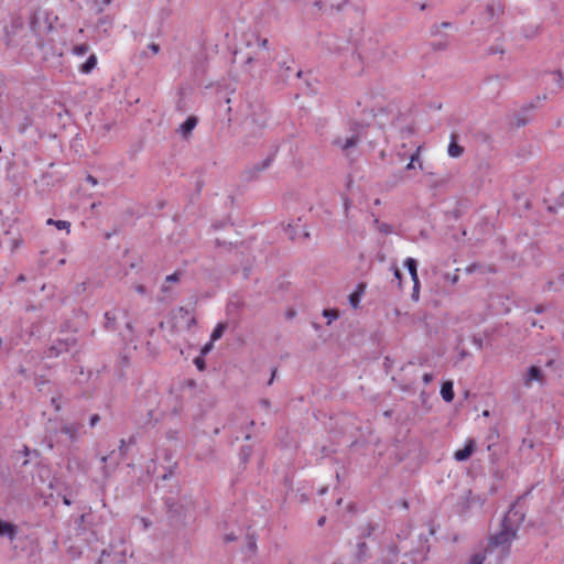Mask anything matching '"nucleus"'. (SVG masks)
<instances>
[{"mask_svg":"<svg viewBox=\"0 0 564 564\" xmlns=\"http://www.w3.org/2000/svg\"><path fill=\"white\" fill-rule=\"evenodd\" d=\"M242 129L245 132V144L252 143V139L261 135L262 130L268 126L269 113L261 100H248L242 107Z\"/></svg>","mask_w":564,"mask_h":564,"instance_id":"obj_1","label":"nucleus"},{"mask_svg":"<svg viewBox=\"0 0 564 564\" xmlns=\"http://www.w3.org/2000/svg\"><path fill=\"white\" fill-rule=\"evenodd\" d=\"M517 532L511 528L500 527V530L489 538L488 545L485 549L486 554L497 553L499 557H507L510 554V547Z\"/></svg>","mask_w":564,"mask_h":564,"instance_id":"obj_2","label":"nucleus"},{"mask_svg":"<svg viewBox=\"0 0 564 564\" xmlns=\"http://www.w3.org/2000/svg\"><path fill=\"white\" fill-rule=\"evenodd\" d=\"M165 506L169 518L175 523L185 524L192 517L193 507L191 502L183 503L169 498L165 500Z\"/></svg>","mask_w":564,"mask_h":564,"instance_id":"obj_3","label":"nucleus"},{"mask_svg":"<svg viewBox=\"0 0 564 564\" xmlns=\"http://www.w3.org/2000/svg\"><path fill=\"white\" fill-rule=\"evenodd\" d=\"M269 63L263 53H256L254 55L247 56L242 64V72L246 79H252L267 72Z\"/></svg>","mask_w":564,"mask_h":564,"instance_id":"obj_4","label":"nucleus"},{"mask_svg":"<svg viewBox=\"0 0 564 564\" xmlns=\"http://www.w3.org/2000/svg\"><path fill=\"white\" fill-rule=\"evenodd\" d=\"M525 513L523 508L520 506L519 501H516L511 505L508 512L505 514L500 527L511 528L514 532L518 533V530L523 523Z\"/></svg>","mask_w":564,"mask_h":564,"instance_id":"obj_5","label":"nucleus"},{"mask_svg":"<svg viewBox=\"0 0 564 564\" xmlns=\"http://www.w3.org/2000/svg\"><path fill=\"white\" fill-rule=\"evenodd\" d=\"M362 139H366L364 127L358 123H354L351 134L346 135L345 138L338 137L334 140V144L340 147L344 151H347L350 148L356 147Z\"/></svg>","mask_w":564,"mask_h":564,"instance_id":"obj_6","label":"nucleus"},{"mask_svg":"<svg viewBox=\"0 0 564 564\" xmlns=\"http://www.w3.org/2000/svg\"><path fill=\"white\" fill-rule=\"evenodd\" d=\"M348 0H316L313 7L316 12L339 11Z\"/></svg>","mask_w":564,"mask_h":564,"instance_id":"obj_7","label":"nucleus"},{"mask_svg":"<svg viewBox=\"0 0 564 564\" xmlns=\"http://www.w3.org/2000/svg\"><path fill=\"white\" fill-rule=\"evenodd\" d=\"M75 344V340L73 338H67L63 340H58L56 344L52 345L47 351L46 357L47 358H55L58 357L61 354L66 352L69 350V348Z\"/></svg>","mask_w":564,"mask_h":564,"instance_id":"obj_8","label":"nucleus"},{"mask_svg":"<svg viewBox=\"0 0 564 564\" xmlns=\"http://www.w3.org/2000/svg\"><path fill=\"white\" fill-rule=\"evenodd\" d=\"M533 382H538L540 384L544 383V376L540 367L531 366L528 371L523 376V384L527 388H530Z\"/></svg>","mask_w":564,"mask_h":564,"instance_id":"obj_9","label":"nucleus"},{"mask_svg":"<svg viewBox=\"0 0 564 564\" xmlns=\"http://www.w3.org/2000/svg\"><path fill=\"white\" fill-rule=\"evenodd\" d=\"M276 151L278 149H275L272 153H270L263 161L254 164L252 166V169H250L248 171V174H249V178H253L256 177L259 173L263 172L264 170H267L271 164L272 162L274 161V158H275V154H276Z\"/></svg>","mask_w":564,"mask_h":564,"instance_id":"obj_10","label":"nucleus"},{"mask_svg":"<svg viewBox=\"0 0 564 564\" xmlns=\"http://www.w3.org/2000/svg\"><path fill=\"white\" fill-rule=\"evenodd\" d=\"M476 449V443L474 440H468L464 446V448L462 449H458L454 453V458L457 460V462H465L467 460L471 455L473 453L475 452Z\"/></svg>","mask_w":564,"mask_h":564,"instance_id":"obj_11","label":"nucleus"},{"mask_svg":"<svg viewBox=\"0 0 564 564\" xmlns=\"http://www.w3.org/2000/svg\"><path fill=\"white\" fill-rule=\"evenodd\" d=\"M18 535V527L11 522L0 519V538H8L10 541H14Z\"/></svg>","mask_w":564,"mask_h":564,"instance_id":"obj_12","label":"nucleus"},{"mask_svg":"<svg viewBox=\"0 0 564 564\" xmlns=\"http://www.w3.org/2000/svg\"><path fill=\"white\" fill-rule=\"evenodd\" d=\"M197 118L195 116H189L187 117V119L180 126V128L177 129V132L180 134H182V137L184 139H187L192 131L195 129V127L197 126Z\"/></svg>","mask_w":564,"mask_h":564,"instance_id":"obj_13","label":"nucleus"},{"mask_svg":"<svg viewBox=\"0 0 564 564\" xmlns=\"http://www.w3.org/2000/svg\"><path fill=\"white\" fill-rule=\"evenodd\" d=\"M324 45L330 53L339 54L341 51L348 47V42L343 41L341 44H337V40L335 37L327 36V39L324 41Z\"/></svg>","mask_w":564,"mask_h":564,"instance_id":"obj_14","label":"nucleus"},{"mask_svg":"<svg viewBox=\"0 0 564 564\" xmlns=\"http://www.w3.org/2000/svg\"><path fill=\"white\" fill-rule=\"evenodd\" d=\"M447 153L451 158H459L464 153V148L457 143V135L455 133L451 134Z\"/></svg>","mask_w":564,"mask_h":564,"instance_id":"obj_15","label":"nucleus"},{"mask_svg":"<svg viewBox=\"0 0 564 564\" xmlns=\"http://www.w3.org/2000/svg\"><path fill=\"white\" fill-rule=\"evenodd\" d=\"M117 318H118L117 311L106 312L104 327L107 330H117L118 329Z\"/></svg>","mask_w":564,"mask_h":564,"instance_id":"obj_16","label":"nucleus"},{"mask_svg":"<svg viewBox=\"0 0 564 564\" xmlns=\"http://www.w3.org/2000/svg\"><path fill=\"white\" fill-rule=\"evenodd\" d=\"M546 291L560 292L564 290V272L556 279L550 280L545 285Z\"/></svg>","mask_w":564,"mask_h":564,"instance_id":"obj_17","label":"nucleus"},{"mask_svg":"<svg viewBox=\"0 0 564 564\" xmlns=\"http://www.w3.org/2000/svg\"><path fill=\"white\" fill-rule=\"evenodd\" d=\"M441 395L445 402H452L454 399L453 381L447 380L442 383Z\"/></svg>","mask_w":564,"mask_h":564,"instance_id":"obj_18","label":"nucleus"},{"mask_svg":"<svg viewBox=\"0 0 564 564\" xmlns=\"http://www.w3.org/2000/svg\"><path fill=\"white\" fill-rule=\"evenodd\" d=\"M78 424H66L61 427V433H64L68 436L70 442H75L78 438Z\"/></svg>","mask_w":564,"mask_h":564,"instance_id":"obj_19","label":"nucleus"},{"mask_svg":"<svg viewBox=\"0 0 564 564\" xmlns=\"http://www.w3.org/2000/svg\"><path fill=\"white\" fill-rule=\"evenodd\" d=\"M366 285L364 283H359L357 285V290L349 295V303L354 308L358 307L360 296L364 294Z\"/></svg>","mask_w":564,"mask_h":564,"instance_id":"obj_20","label":"nucleus"},{"mask_svg":"<svg viewBox=\"0 0 564 564\" xmlns=\"http://www.w3.org/2000/svg\"><path fill=\"white\" fill-rule=\"evenodd\" d=\"M404 265L408 269V271H409V273L411 275L412 281L417 283V280H419V276H417V261L415 259H413V258H408L404 261Z\"/></svg>","mask_w":564,"mask_h":564,"instance_id":"obj_21","label":"nucleus"},{"mask_svg":"<svg viewBox=\"0 0 564 564\" xmlns=\"http://www.w3.org/2000/svg\"><path fill=\"white\" fill-rule=\"evenodd\" d=\"M423 561V555L421 552H411L410 554H404V560L401 564H421Z\"/></svg>","mask_w":564,"mask_h":564,"instance_id":"obj_22","label":"nucleus"},{"mask_svg":"<svg viewBox=\"0 0 564 564\" xmlns=\"http://www.w3.org/2000/svg\"><path fill=\"white\" fill-rule=\"evenodd\" d=\"M113 18L110 15L101 17L97 22V29L101 30L104 33H107L109 29L112 28Z\"/></svg>","mask_w":564,"mask_h":564,"instance_id":"obj_23","label":"nucleus"},{"mask_svg":"<svg viewBox=\"0 0 564 564\" xmlns=\"http://www.w3.org/2000/svg\"><path fill=\"white\" fill-rule=\"evenodd\" d=\"M182 273L176 271L165 278V283L161 286V291L163 293H167L170 291V283H176L181 280Z\"/></svg>","mask_w":564,"mask_h":564,"instance_id":"obj_24","label":"nucleus"},{"mask_svg":"<svg viewBox=\"0 0 564 564\" xmlns=\"http://www.w3.org/2000/svg\"><path fill=\"white\" fill-rule=\"evenodd\" d=\"M97 65V56L91 54L87 61L80 66V72L84 74H89Z\"/></svg>","mask_w":564,"mask_h":564,"instance_id":"obj_25","label":"nucleus"},{"mask_svg":"<svg viewBox=\"0 0 564 564\" xmlns=\"http://www.w3.org/2000/svg\"><path fill=\"white\" fill-rule=\"evenodd\" d=\"M120 336L123 340L132 341L133 340V325L130 321H127L124 324V328L119 332Z\"/></svg>","mask_w":564,"mask_h":564,"instance_id":"obj_26","label":"nucleus"},{"mask_svg":"<svg viewBox=\"0 0 564 564\" xmlns=\"http://www.w3.org/2000/svg\"><path fill=\"white\" fill-rule=\"evenodd\" d=\"M178 315L186 319V328L189 329L192 326L196 325V319L194 316H189V311L185 307H180L177 310Z\"/></svg>","mask_w":564,"mask_h":564,"instance_id":"obj_27","label":"nucleus"},{"mask_svg":"<svg viewBox=\"0 0 564 564\" xmlns=\"http://www.w3.org/2000/svg\"><path fill=\"white\" fill-rule=\"evenodd\" d=\"M227 327H228L227 323L217 324V326L214 328V330L210 335V340L216 341V340L220 339L221 336L224 335L225 330L227 329Z\"/></svg>","mask_w":564,"mask_h":564,"instance_id":"obj_28","label":"nucleus"},{"mask_svg":"<svg viewBox=\"0 0 564 564\" xmlns=\"http://www.w3.org/2000/svg\"><path fill=\"white\" fill-rule=\"evenodd\" d=\"M502 12H503V6L500 2L489 3L487 6V13L490 19H492L495 15L501 14Z\"/></svg>","mask_w":564,"mask_h":564,"instance_id":"obj_29","label":"nucleus"},{"mask_svg":"<svg viewBox=\"0 0 564 564\" xmlns=\"http://www.w3.org/2000/svg\"><path fill=\"white\" fill-rule=\"evenodd\" d=\"M257 43H258V47H259V51L257 53H263L264 56H265L267 62L269 63L271 57H270V54L268 52V44H269L268 39L257 37Z\"/></svg>","mask_w":564,"mask_h":564,"instance_id":"obj_30","label":"nucleus"},{"mask_svg":"<svg viewBox=\"0 0 564 564\" xmlns=\"http://www.w3.org/2000/svg\"><path fill=\"white\" fill-rule=\"evenodd\" d=\"M47 225L55 226L58 230L65 229L67 232H69L70 223L66 220H54L52 218H48L46 221Z\"/></svg>","mask_w":564,"mask_h":564,"instance_id":"obj_31","label":"nucleus"},{"mask_svg":"<svg viewBox=\"0 0 564 564\" xmlns=\"http://www.w3.org/2000/svg\"><path fill=\"white\" fill-rule=\"evenodd\" d=\"M431 47L434 52L446 51L449 47V42L445 39L431 43Z\"/></svg>","mask_w":564,"mask_h":564,"instance_id":"obj_32","label":"nucleus"},{"mask_svg":"<svg viewBox=\"0 0 564 564\" xmlns=\"http://www.w3.org/2000/svg\"><path fill=\"white\" fill-rule=\"evenodd\" d=\"M357 557L359 562H362L367 558V544L365 542L358 543Z\"/></svg>","mask_w":564,"mask_h":564,"instance_id":"obj_33","label":"nucleus"},{"mask_svg":"<svg viewBox=\"0 0 564 564\" xmlns=\"http://www.w3.org/2000/svg\"><path fill=\"white\" fill-rule=\"evenodd\" d=\"M88 51H89V45L86 43L76 45L73 48L74 54H76L77 56H84L87 54Z\"/></svg>","mask_w":564,"mask_h":564,"instance_id":"obj_34","label":"nucleus"},{"mask_svg":"<svg viewBox=\"0 0 564 564\" xmlns=\"http://www.w3.org/2000/svg\"><path fill=\"white\" fill-rule=\"evenodd\" d=\"M323 315L328 318V324L339 317L338 311L336 310H324Z\"/></svg>","mask_w":564,"mask_h":564,"instance_id":"obj_35","label":"nucleus"},{"mask_svg":"<svg viewBox=\"0 0 564 564\" xmlns=\"http://www.w3.org/2000/svg\"><path fill=\"white\" fill-rule=\"evenodd\" d=\"M486 555H487L486 553L485 554H481V553L474 554L469 560V564H482L486 558Z\"/></svg>","mask_w":564,"mask_h":564,"instance_id":"obj_36","label":"nucleus"},{"mask_svg":"<svg viewBox=\"0 0 564 564\" xmlns=\"http://www.w3.org/2000/svg\"><path fill=\"white\" fill-rule=\"evenodd\" d=\"M419 155H420V147L416 149V151L413 154H411L410 162L405 166L406 170H411L414 167V162L419 160Z\"/></svg>","mask_w":564,"mask_h":564,"instance_id":"obj_37","label":"nucleus"},{"mask_svg":"<svg viewBox=\"0 0 564 564\" xmlns=\"http://www.w3.org/2000/svg\"><path fill=\"white\" fill-rule=\"evenodd\" d=\"M251 453H252V449L250 446H243L241 448V458L245 463L249 459V457L251 456Z\"/></svg>","mask_w":564,"mask_h":564,"instance_id":"obj_38","label":"nucleus"},{"mask_svg":"<svg viewBox=\"0 0 564 564\" xmlns=\"http://www.w3.org/2000/svg\"><path fill=\"white\" fill-rule=\"evenodd\" d=\"M388 552H389L388 561H394L395 557H397V554H398L397 545H389L388 546Z\"/></svg>","mask_w":564,"mask_h":564,"instance_id":"obj_39","label":"nucleus"},{"mask_svg":"<svg viewBox=\"0 0 564 564\" xmlns=\"http://www.w3.org/2000/svg\"><path fill=\"white\" fill-rule=\"evenodd\" d=\"M505 48L501 45H491L488 48V54H503Z\"/></svg>","mask_w":564,"mask_h":564,"instance_id":"obj_40","label":"nucleus"},{"mask_svg":"<svg viewBox=\"0 0 564 564\" xmlns=\"http://www.w3.org/2000/svg\"><path fill=\"white\" fill-rule=\"evenodd\" d=\"M375 527L372 524H367L366 528H361L360 535L362 538L369 536Z\"/></svg>","mask_w":564,"mask_h":564,"instance_id":"obj_41","label":"nucleus"},{"mask_svg":"<svg viewBox=\"0 0 564 564\" xmlns=\"http://www.w3.org/2000/svg\"><path fill=\"white\" fill-rule=\"evenodd\" d=\"M194 364H195L196 368L200 371L205 370V368H206L205 360L202 357L195 358Z\"/></svg>","mask_w":564,"mask_h":564,"instance_id":"obj_42","label":"nucleus"},{"mask_svg":"<svg viewBox=\"0 0 564 564\" xmlns=\"http://www.w3.org/2000/svg\"><path fill=\"white\" fill-rule=\"evenodd\" d=\"M547 78L556 82L558 87H561L562 75L560 73H550L546 75Z\"/></svg>","mask_w":564,"mask_h":564,"instance_id":"obj_43","label":"nucleus"},{"mask_svg":"<svg viewBox=\"0 0 564 564\" xmlns=\"http://www.w3.org/2000/svg\"><path fill=\"white\" fill-rule=\"evenodd\" d=\"M419 294H420V281L417 280V283L413 282L412 299L414 301H417L419 300Z\"/></svg>","mask_w":564,"mask_h":564,"instance_id":"obj_44","label":"nucleus"},{"mask_svg":"<svg viewBox=\"0 0 564 564\" xmlns=\"http://www.w3.org/2000/svg\"><path fill=\"white\" fill-rule=\"evenodd\" d=\"M392 270H393V275L394 278L398 280V284L399 286L401 285V281H402V272L401 270L395 267V265H392Z\"/></svg>","mask_w":564,"mask_h":564,"instance_id":"obj_45","label":"nucleus"},{"mask_svg":"<svg viewBox=\"0 0 564 564\" xmlns=\"http://www.w3.org/2000/svg\"><path fill=\"white\" fill-rule=\"evenodd\" d=\"M127 451H128V444L124 440H121L120 445H119L120 455L123 457L127 454Z\"/></svg>","mask_w":564,"mask_h":564,"instance_id":"obj_46","label":"nucleus"},{"mask_svg":"<svg viewBox=\"0 0 564 564\" xmlns=\"http://www.w3.org/2000/svg\"><path fill=\"white\" fill-rule=\"evenodd\" d=\"M441 34V28L438 24H433L430 29V35L431 36H437Z\"/></svg>","mask_w":564,"mask_h":564,"instance_id":"obj_47","label":"nucleus"},{"mask_svg":"<svg viewBox=\"0 0 564 564\" xmlns=\"http://www.w3.org/2000/svg\"><path fill=\"white\" fill-rule=\"evenodd\" d=\"M48 381L46 379H44L43 377L41 378H37L35 380V386L36 388L39 389V391H42L43 387L47 383Z\"/></svg>","mask_w":564,"mask_h":564,"instance_id":"obj_48","label":"nucleus"},{"mask_svg":"<svg viewBox=\"0 0 564 564\" xmlns=\"http://www.w3.org/2000/svg\"><path fill=\"white\" fill-rule=\"evenodd\" d=\"M285 234L289 236L290 239H294L295 236H296V231L295 229L291 226V225H288V227L285 228Z\"/></svg>","mask_w":564,"mask_h":564,"instance_id":"obj_49","label":"nucleus"},{"mask_svg":"<svg viewBox=\"0 0 564 564\" xmlns=\"http://www.w3.org/2000/svg\"><path fill=\"white\" fill-rule=\"evenodd\" d=\"M527 123H528V119H525L524 117H521L520 115L516 116V126L517 127H522V126H525Z\"/></svg>","mask_w":564,"mask_h":564,"instance_id":"obj_50","label":"nucleus"},{"mask_svg":"<svg viewBox=\"0 0 564 564\" xmlns=\"http://www.w3.org/2000/svg\"><path fill=\"white\" fill-rule=\"evenodd\" d=\"M213 343H214V341H212V340H210L209 343L205 344V345L203 346L202 350H200V354H202V355H206V354H208V352L213 349Z\"/></svg>","mask_w":564,"mask_h":564,"instance_id":"obj_51","label":"nucleus"},{"mask_svg":"<svg viewBox=\"0 0 564 564\" xmlns=\"http://www.w3.org/2000/svg\"><path fill=\"white\" fill-rule=\"evenodd\" d=\"M99 421H100V416L98 414H93L89 420V425L91 427H95Z\"/></svg>","mask_w":564,"mask_h":564,"instance_id":"obj_52","label":"nucleus"},{"mask_svg":"<svg viewBox=\"0 0 564 564\" xmlns=\"http://www.w3.org/2000/svg\"><path fill=\"white\" fill-rule=\"evenodd\" d=\"M433 379H434L433 373H424L423 377H422V380H423L424 384L431 383L433 381Z\"/></svg>","mask_w":564,"mask_h":564,"instance_id":"obj_53","label":"nucleus"},{"mask_svg":"<svg viewBox=\"0 0 564 564\" xmlns=\"http://www.w3.org/2000/svg\"><path fill=\"white\" fill-rule=\"evenodd\" d=\"M111 3V0H101V6L97 8V13L100 14L105 10V6H108Z\"/></svg>","mask_w":564,"mask_h":564,"instance_id":"obj_54","label":"nucleus"},{"mask_svg":"<svg viewBox=\"0 0 564 564\" xmlns=\"http://www.w3.org/2000/svg\"><path fill=\"white\" fill-rule=\"evenodd\" d=\"M51 404L54 406V409H55L56 411H59V410H61V408H62V406H61V403L58 402V398H56V397H53V398L51 399Z\"/></svg>","mask_w":564,"mask_h":564,"instance_id":"obj_55","label":"nucleus"},{"mask_svg":"<svg viewBox=\"0 0 564 564\" xmlns=\"http://www.w3.org/2000/svg\"><path fill=\"white\" fill-rule=\"evenodd\" d=\"M148 47L153 54H158L160 52V45L156 43H151Z\"/></svg>","mask_w":564,"mask_h":564,"instance_id":"obj_56","label":"nucleus"},{"mask_svg":"<svg viewBox=\"0 0 564 564\" xmlns=\"http://www.w3.org/2000/svg\"><path fill=\"white\" fill-rule=\"evenodd\" d=\"M22 243V240L21 239H14L12 240V247H11V250L14 251L15 249H18Z\"/></svg>","mask_w":564,"mask_h":564,"instance_id":"obj_57","label":"nucleus"},{"mask_svg":"<svg viewBox=\"0 0 564 564\" xmlns=\"http://www.w3.org/2000/svg\"><path fill=\"white\" fill-rule=\"evenodd\" d=\"M135 291H137L139 294L143 295V294H145L147 289H145V286H144V285L139 284V285H137V286H135Z\"/></svg>","mask_w":564,"mask_h":564,"instance_id":"obj_58","label":"nucleus"},{"mask_svg":"<svg viewBox=\"0 0 564 564\" xmlns=\"http://www.w3.org/2000/svg\"><path fill=\"white\" fill-rule=\"evenodd\" d=\"M236 539H237L236 535L232 533L225 535L226 542H231V541H235Z\"/></svg>","mask_w":564,"mask_h":564,"instance_id":"obj_59","label":"nucleus"},{"mask_svg":"<svg viewBox=\"0 0 564 564\" xmlns=\"http://www.w3.org/2000/svg\"><path fill=\"white\" fill-rule=\"evenodd\" d=\"M86 180H87V182H89L91 185H96V184H97V180H96L94 176H91V175H88Z\"/></svg>","mask_w":564,"mask_h":564,"instance_id":"obj_60","label":"nucleus"},{"mask_svg":"<svg viewBox=\"0 0 564 564\" xmlns=\"http://www.w3.org/2000/svg\"><path fill=\"white\" fill-rule=\"evenodd\" d=\"M449 280H451L452 284L457 283V281H458V274H457V273L453 274L452 276H449Z\"/></svg>","mask_w":564,"mask_h":564,"instance_id":"obj_61","label":"nucleus"},{"mask_svg":"<svg viewBox=\"0 0 564 564\" xmlns=\"http://www.w3.org/2000/svg\"><path fill=\"white\" fill-rule=\"evenodd\" d=\"M85 518H86V516H85V514L79 516V518H78V519H77V521H76V522H77V524H78V525H82V524L85 522Z\"/></svg>","mask_w":564,"mask_h":564,"instance_id":"obj_62","label":"nucleus"},{"mask_svg":"<svg viewBox=\"0 0 564 564\" xmlns=\"http://www.w3.org/2000/svg\"><path fill=\"white\" fill-rule=\"evenodd\" d=\"M438 25H440L441 29H446V28H451L452 23L451 22H442Z\"/></svg>","mask_w":564,"mask_h":564,"instance_id":"obj_63","label":"nucleus"},{"mask_svg":"<svg viewBox=\"0 0 564 564\" xmlns=\"http://www.w3.org/2000/svg\"><path fill=\"white\" fill-rule=\"evenodd\" d=\"M381 231H383L384 234H390L391 230H390L389 225H383L382 228H381Z\"/></svg>","mask_w":564,"mask_h":564,"instance_id":"obj_64","label":"nucleus"}]
</instances>
